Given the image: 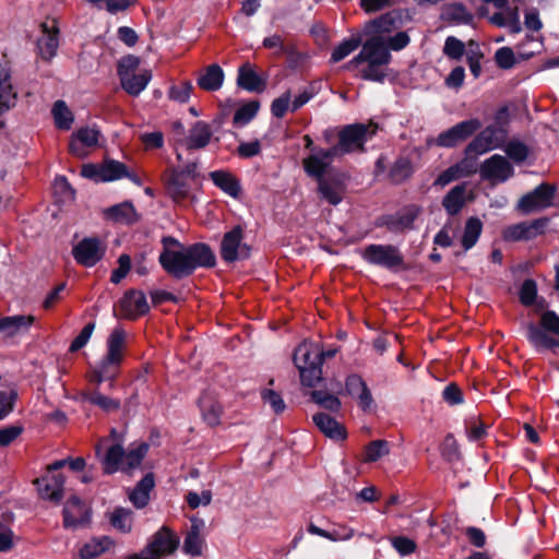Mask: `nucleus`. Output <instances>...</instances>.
Segmentation results:
<instances>
[{"mask_svg": "<svg viewBox=\"0 0 559 559\" xmlns=\"http://www.w3.org/2000/svg\"><path fill=\"white\" fill-rule=\"evenodd\" d=\"M160 243L163 248L158 262L176 280L190 276L199 267H213L216 263L213 250L203 242L185 246L175 237L165 236Z\"/></svg>", "mask_w": 559, "mask_h": 559, "instance_id": "f257e3e1", "label": "nucleus"}, {"mask_svg": "<svg viewBox=\"0 0 559 559\" xmlns=\"http://www.w3.org/2000/svg\"><path fill=\"white\" fill-rule=\"evenodd\" d=\"M337 349L321 350L311 343L300 344L294 353V362L304 385L314 386L322 378L321 365L325 358L335 356Z\"/></svg>", "mask_w": 559, "mask_h": 559, "instance_id": "f03ea898", "label": "nucleus"}, {"mask_svg": "<svg viewBox=\"0 0 559 559\" xmlns=\"http://www.w3.org/2000/svg\"><path fill=\"white\" fill-rule=\"evenodd\" d=\"M378 129V123L373 121L344 126L338 131V141L332 148L337 156L362 153L366 151L365 144L377 134Z\"/></svg>", "mask_w": 559, "mask_h": 559, "instance_id": "7ed1b4c3", "label": "nucleus"}, {"mask_svg": "<svg viewBox=\"0 0 559 559\" xmlns=\"http://www.w3.org/2000/svg\"><path fill=\"white\" fill-rule=\"evenodd\" d=\"M140 58L133 55L122 57L117 67L121 87L132 97L139 96L152 80L151 70L144 69L136 73Z\"/></svg>", "mask_w": 559, "mask_h": 559, "instance_id": "20e7f679", "label": "nucleus"}, {"mask_svg": "<svg viewBox=\"0 0 559 559\" xmlns=\"http://www.w3.org/2000/svg\"><path fill=\"white\" fill-rule=\"evenodd\" d=\"M179 537L168 526L160 527L141 550L147 559H163L173 555L179 547Z\"/></svg>", "mask_w": 559, "mask_h": 559, "instance_id": "39448f33", "label": "nucleus"}, {"mask_svg": "<svg viewBox=\"0 0 559 559\" xmlns=\"http://www.w3.org/2000/svg\"><path fill=\"white\" fill-rule=\"evenodd\" d=\"M361 257L367 263L388 270H395L404 264L402 253L392 245H369L364 249Z\"/></svg>", "mask_w": 559, "mask_h": 559, "instance_id": "423d86ee", "label": "nucleus"}, {"mask_svg": "<svg viewBox=\"0 0 559 559\" xmlns=\"http://www.w3.org/2000/svg\"><path fill=\"white\" fill-rule=\"evenodd\" d=\"M242 240L243 229L239 225L225 233L221 242V257L225 262L231 263L249 258L250 247Z\"/></svg>", "mask_w": 559, "mask_h": 559, "instance_id": "0eeeda50", "label": "nucleus"}, {"mask_svg": "<svg viewBox=\"0 0 559 559\" xmlns=\"http://www.w3.org/2000/svg\"><path fill=\"white\" fill-rule=\"evenodd\" d=\"M106 249V243L99 238L86 237L73 247L72 255L80 265L92 267L104 258Z\"/></svg>", "mask_w": 559, "mask_h": 559, "instance_id": "6e6552de", "label": "nucleus"}, {"mask_svg": "<svg viewBox=\"0 0 559 559\" xmlns=\"http://www.w3.org/2000/svg\"><path fill=\"white\" fill-rule=\"evenodd\" d=\"M392 56L384 40L380 37H372L362 44V48L347 64V68L356 67L362 62L389 64Z\"/></svg>", "mask_w": 559, "mask_h": 559, "instance_id": "1a4fd4ad", "label": "nucleus"}, {"mask_svg": "<svg viewBox=\"0 0 559 559\" xmlns=\"http://www.w3.org/2000/svg\"><path fill=\"white\" fill-rule=\"evenodd\" d=\"M148 310L150 306L144 293L136 289H129L120 299L118 309H115V314L118 318L135 320L147 313Z\"/></svg>", "mask_w": 559, "mask_h": 559, "instance_id": "9d476101", "label": "nucleus"}, {"mask_svg": "<svg viewBox=\"0 0 559 559\" xmlns=\"http://www.w3.org/2000/svg\"><path fill=\"white\" fill-rule=\"evenodd\" d=\"M481 128V122L477 118L468 119L456 123L450 129L441 132L436 143L441 147H454L460 142L465 141L471 135H473L476 131Z\"/></svg>", "mask_w": 559, "mask_h": 559, "instance_id": "9b49d317", "label": "nucleus"}, {"mask_svg": "<svg viewBox=\"0 0 559 559\" xmlns=\"http://www.w3.org/2000/svg\"><path fill=\"white\" fill-rule=\"evenodd\" d=\"M479 173L483 180L496 185L511 178L514 174V169L507 157L495 154L480 165Z\"/></svg>", "mask_w": 559, "mask_h": 559, "instance_id": "f8f14e48", "label": "nucleus"}, {"mask_svg": "<svg viewBox=\"0 0 559 559\" xmlns=\"http://www.w3.org/2000/svg\"><path fill=\"white\" fill-rule=\"evenodd\" d=\"M106 347V355L100 361L118 372L127 348L126 331L120 326L115 328L107 338Z\"/></svg>", "mask_w": 559, "mask_h": 559, "instance_id": "ddd939ff", "label": "nucleus"}, {"mask_svg": "<svg viewBox=\"0 0 559 559\" xmlns=\"http://www.w3.org/2000/svg\"><path fill=\"white\" fill-rule=\"evenodd\" d=\"M504 138L506 132L502 128L497 124L487 126L467 145L468 152H476V154L483 155L499 147L504 141Z\"/></svg>", "mask_w": 559, "mask_h": 559, "instance_id": "4468645a", "label": "nucleus"}, {"mask_svg": "<svg viewBox=\"0 0 559 559\" xmlns=\"http://www.w3.org/2000/svg\"><path fill=\"white\" fill-rule=\"evenodd\" d=\"M554 194L555 188L552 186L547 183L539 185L532 192L520 199L518 209L523 213L546 209L551 204Z\"/></svg>", "mask_w": 559, "mask_h": 559, "instance_id": "2eb2a0df", "label": "nucleus"}, {"mask_svg": "<svg viewBox=\"0 0 559 559\" xmlns=\"http://www.w3.org/2000/svg\"><path fill=\"white\" fill-rule=\"evenodd\" d=\"M334 157L337 154L332 147L328 150L320 148L304 159V168L308 176L313 177L318 180L324 179L326 169L330 167Z\"/></svg>", "mask_w": 559, "mask_h": 559, "instance_id": "dca6fc26", "label": "nucleus"}, {"mask_svg": "<svg viewBox=\"0 0 559 559\" xmlns=\"http://www.w3.org/2000/svg\"><path fill=\"white\" fill-rule=\"evenodd\" d=\"M420 213L419 206L411 205L394 215L383 216L379 225L385 226L392 233L411 230L414 228V223Z\"/></svg>", "mask_w": 559, "mask_h": 559, "instance_id": "f3484780", "label": "nucleus"}, {"mask_svg": "<svg viewBox=\"0 0 559 559\" xmlns=\"http://www.w3.org/2000/svg\"><path fill=\"white\" fill-rule=\"evenodd\" d=\"M190 171H173L166 181V192L176 202L181 203L190 198Z\"/></svg>", "mask_w": 559, "mask_h": 559, "instance_id": "a211bd4d", "label": "nucleus"}, {"mask_svg": "<svg viewBox=\"0 0 559 559\" xmlns=\"http://www.w3.org/2000/svg\"><path fill=\"white\" fill-rule=\"evenodd\" d=\"M90 521L87 506L78 497L70 498L63 508V524L68 528H76Z\"/></svg>", "mask_w": 559, "mask_h": 559, "instance_id": "6ab92c4d", "label": "nucleus"}, {"mask_svg": "<svg viewBox=\"0 0 559 559\" xmlns=\"http://www.w3.org/2000/svg\"><path fill=\"white\" fill-rule=\"evenodd\" d=\"M99 131L94 128H80L72 134L69 151L76 157L84 158L87 156L86 147L96 146L98 143Z\"/></svg>", "mask_w": 559, "mask_h": 559, "instance_id": "aec40b11", "label": "nucleus"}, {"mask_svg": "<svg viewBox=\"0 0 559 559\" xmlns=\"http://www.w3.org/2000/svg\"><path fill=\"white\" fill-rule=\"evenodd\" d=\"M190 521L191 525L186 534L182 550L189 556L198 557L202 555L205 545L204 537L202 536L205 523L202 519L195 516L191 518Z\"/></svg>", "mask_w": 559, "mask_h": 559, "instance_id": "412c9836", "label": "nucleus"}, {"mask_svg": "<svg viewBox=\"0 0 559 559\" xmlns=\"http://www.w3.org/2000/svg\"><path fill=\"white\" fill-rule=\"evenodd\" d=\"M472 199V191L467 190V183H460L450 189L443 197L442 206L448 215L455 216L463 210L467 201Z\"/></svg>", "mask_w": 559, "mask_h": 559, "instance_id": "4be33fe9", "label": "nucleus"}, {"mask_svg": "<svg viewBox=\"0 0 559 559\" xmlns=\"http://www.w3.org/2000/svg\"><path fill=\"white\" fill-rule=\"evenodd\" d=\"M544 226L545 222L542 219H536L533 223L522 222L506 227L502 237L506 241L528 240L536 237Z\"/></svg>", "mask_w": 559, "mask_h": 559, "instance_id": "5701e85b", "label": "nucleus"}, {"mask_svg": "<svg viewBox=\"0 0 559 559\" xmlns=\"http://www.w3.org/2000/svg\"><path fill=\"white\" fill-rule=\"evenodd\" d=\"M17 92L12 85L10 69L0 63V116L15 107Z\"/></svg>", "mask_w": 559, "mask_h": 559, "instance_id": "b1692460", "label": "nucleus"}, {"mask_svg": "<svg viewBox=\"0 0 559 559\" xmlns=\"http://www.w3.org/2000/svg\"><path fill=\"white\" fill-rule=\"evenodd\" d=\"M41 27L43 35L37 40V48L40 57L49 61L56 56L57 49L59 47V29L55 21L51 22V25H49L48 23H43Z\"/></svg>", "mask_w": 559, "mask_h": 559, "instance_id": "393cba45", "label": "nucleus"}, {"mask_svg": "<svg viewBox=\"0 0 559 559\" xmlns=\"http://www.w3.org/2000/svg\"><path fill=\"white\" fill-rule=\"evenodd\" d=\"M100 452H102V443H98L95 447V453H96V456L99 457V460H100L103 471L105 474L110 475V474L116 473L119 469L122 471V464H123V459H124V449L121 444L116 443V444L110 445L103 456H100Z\"/></svg>", "mask_w": 559, "mask_h": 559, "instance_id": "a878e982", "label": "nucleus"}, {"mask_svg": "<svg viewBox=\"0 0 559 559\" xmlns=\"http://www.w3.org/2000/svg\"><path fill=\"white\" fill-rule=\"evenodd\" d=\"M547 332L542 326L530 323L526 328V337L538 353L550 349L554 354H559V340L549 336Z\"/></svg>", "mask_w": 559, "mask_h": 559, "instance_id": "bb28decb", "label": "nucleus"}, {"mask_svg": "<svg viewBox=\"0 0 559 559\" xmlns=\"http://www.w3.org/2000/svg\"><path fill=\"white\" fill-rule=\"evenodd\" d=\"M38 492L43 499L59 502L63 497L64 477L61 474L47 475L36 479Z\"/></svg>", "mask_w": 559, "mask_h": 559, "instance_id": "cd10ccee", "label": "nucleus"}, {"mask_svg": "<svg viewBox=\"0 0 559 559\" xmlns=\"http://www.w3.org/2000/svg\"><path fill=\"white\" fill-rule=\"evenodd\" d=\"M213 131L205 121H197L190 129L183 145L188 151L204 148L211 141Z\"/></svg>", "mask_w": 559, "mask_h": 559, "instance_id": "c85d7f7f", "label": "nucleus"}, {"mask_svg": "<svg viewBox=\"0 0 559 559\" xmlns=\"http://www.w3.org/2000/svg\"><path fill=\"white\" fill-rule=\"evenodd\" d=\"M347 394L358 400L359 406L367 411L370 408L373 400L366 382L358 374H350L345 382Z\"/></svg>", "mask_w": 559, "mask_h": 559, "instance_id": "c756f323", "label": "nucleus"}, {"mask_svg": "<svg viewBox=\"0 0 559 559\" xmlns=\"http://www.w3.org/2000/svg\"><path fill=\"white\" fill-rule=\"evenodd\" d=\"M199 407L204 421L209 426H217L219 424L223 409L214 395L207 392L203 393L199 399Z\"/></svg>", "mask_w": 559, "mask_h": 559, "instance_id": "7c9ffc66", "label": "nucleus"}, {"mask_svg": "<svg viewBox=\"0 0 559 559\" xmlns=\"http://www.w3.org/2000/svg\"><path fill=\"white\" fill-rule=\"evenodd\" d=\"M35 322L33 316H12L0 318V332L7 336H14L19 333L25 332Z\"/></svg>", "mask_w": 559, "mask_h": 559, "instance_id": "2f4dec72", "label": "nucleus"}, {"mask_svg": "<svg viewBox=\"0 0 559 559\" xmlns=\"http://www.w3.org/2000/svg\"><path fill=\"white\" fill-rule=\"evenodd\" d=\"M313 423L326 437L343 440L346 437L345 429L333 417L324 413H318L312 417Z\"/></svg>", "mask_w": 559, "mask_h": 559, "instance_id": "473e14b6", "label": "nucleus"}, {"mask_svg": "<svg viewBox=\"0 0 559 559\" xmlns=\"http://www.w3.org/2000/svg\"><path fill=\"white\" fill-rule=\"evenodd\" d=\"M237 83L240 87L249 92H260L265 86V82L259 76L250 63H245L239 68Z\"/></svg>", "mask_w": 559, "mask_h": 559, "instance_id": "72a5a7b5", "label": "nucleus"}, {"mask_svg": "<svg viewBox=\"0 0 559 559\" xmlns=\"http://www.w3.org/2000/svg\"><path fill=\"white\" fill-rule=\"evenodd\" d=\"M153 474H146L130 492L129 499L138 509L144 508L150 500V492L154 488Z\"/></svg>", "mask_w": 559, "mask_h": 559, "instance_id": "f704fd0d", "label": "nucleus"}, {"mask_svg": "<svg viewBox=\"0 0 559 559\" xmlns=\"http://www.w3.org/2000/svg\"><path fill=\"white\" fill-rule=\"evenodd\" d=\"M442 19L455 25H468L474 21V15L466 9L463 3L454 2L444 7Z\"/></svg>", "mask_w": 559, "mask_h": 559, "instance_id": "c9c22d12", "label": "nucleus"}, {"mask_svg": "<svg viewBox=\"0 0 559 559\" xmlns=\"http://www.w3.org/2000/svg\"><path fill=\"white\" fill-rule=\"evenodd\" d=\"M82 399L83 401L99 407L102 411L106 413L118 412L121 406L119 400L104 395L97 389L90 392H84L82 394Z\"/></svg>", "mask_w": 559, "mask_h": 559, "instance_id": "e433bc0d", "label": "nucleus"}, {"mask_svg": "<svg viewBox=\"0 0 559 559\" xmlns=\"http://www.w3.org/2000/svg\"><path fill=\"white\" fill-rule=\"evenodd\" d=\"M105 216L108 219L123 224H131L136 221L135 209L129 202H124L106 209Z\"/></svg>", "mask_w": 559, "mask_h": 559, "instance_id": "4c0bfd02", "label": "nucleus"}, {"mask_svg": "<svg viewBox=\"0 0 559 559\" xmlns=\"http://www.w3.org/2000/svg\"><path fill=\"white\" fill-rule=\"evenodd\" d=\"M114 545L111 538L107 536L96 537L83 545L80 550L82 559H95Z\"/></svg>", "mask_w": 559, "mask_h": 559, "instance_id": "58836bf2", "label": "nucleus"}, {"mask_svg": "<svg viewBox=\"0 0 559 559\" xmlns=\"http://www.w3.org/2000/svg\"><path fill=\"white\" fill-rule=\"evenodd\" d=\"M224 72L217 64H211L198 79V85L205 91H217L223 85Z\"/></svg>", "mask_w": 559, "mask_h": 559, "instance_id": "ea45409f", "label": "nucleus"}, {"mask_svg": "<svg viewBox=\"0 0 559 559\" xmlns=\"http://www.w3.org/2000/svg\"><path fill=\"white\" fill-rule=\"evenodd\" d=\"M148 450V445L144 442L140 444H132L128 451H124V459L122 464V472L131 473L138 468Z\"/></svg>", "mask_w": 559, "mask_h": 559, "instance_id": "a19ab883", "label": "nucleus"}, {"mask_svg": "<svg viewBox=\"0 0 559 559\" xmlns=\"http://www.w3.org/2000/svg\"><path fill=\"white\" fill-rule=\"evenodd\" d=\"M210 177L215 186L221 188L225 193L234 198L238 197L240 192V186L236 178L229 173L216 170L212 171Z\"/></svg>", "mask_w": 559, "mask_h": 559, "instance_id": "79ce46f5", "label": "nucleus"}, {"mask_svg": "<svg viewBox=\"0 0 559 559\" xmlns=\"http://www.w3.org/2000/svg\"><path fill=\"white\" fill-rule=\"evenodd\" d=\"M109 522L121 533H130L133 525V512L126 508H116L109 514Z\"/></svg>", "mask_w": 559, "mask_h": 559, "instance_id": "37998d69", "label": "nucleus"}, {"mask_svg": "<svg viewBox=\"0 0 559 559\" xmlns=\"http://www.w3.org/2000/svg\"><path fill=\"white\" fill-rule=\"evenodd\" d=\"M318 190L322 199L331 205H337L343 200V187L338 182H332L326 179L318 182Z\"/></svg>", "mask_w": 559, "mask_h": 559, "instance_id": "c03bdc74", "label": "nucleus"}, {"mask_svg": "<svg viewBox=\"0 0 559 559\" xmlns=\"http://www.w3.org/2000/svg\"><path fill=\"white\" fill-rule=\"evenodd\" d=\"M483 230V224L479 218L477 217H469L464 227V233L462 236V246L465 251L473 248Z\"/></svg>", "mask_w": 559, "mask_h": 559, "instance_id": "a18cd8bd", "label": "nucleus"}, {"mask_svg": "<svg viewBox=\"0 0 559 559\" xmlns=\"http://www.w3.org/2000/svg\"><path fill=\"white\" fill-rule=\"evenodd\" d=\"M52 116L58 129L69 130L73 123V115L63 100H57L52 107Z\"/></svg>", "mask_w": 559, "mask_h": 559, "instance_id": "49530a36", "label": "nucleus"}, {"mask_svg": "<svg viewBox=\"0 0 559 559\" xmlns=\"http://www.w3.org/2000/svg\"><path fill=\"white\" fill-rule=\"evenodd\" d=\"M399 20L400 15L396 12H388L371 21L369 27L376 33H390L397 27Z\"/></svg>", "mask_w": 559, "mask_h": 559, "instance_id": "de8ad7c7", "label": "nucleus"}, {"mask_svg": "<svg viewBox=\"0 0 559 559\" xmlns=\"http://www.w3.org/2000/svg\"><path fill=\"white\" fill-rule=\"evenodd\" d=\"M127 175V166L118 160L107 159L103 163V182L118 180Z\"/></svg>", "mask_w": 559, "mask_h": 559, "instance_id": "09e8293b", "label": "nucleus"}, {"mask_svg": "<svg viewBox=\"0 0 559 559\" xmlns=\"http://www.w3.org/2000/svg\"><path fill=\"white\" fill-rule=\"evenodd\" d=\"M361 45V39L359 37H352L348 39H344L332 51L331 61L338 62L349 56L353 51H355Z\"/></svg>", "mask_w": 559, "mask_h": 559, "instance_id": "8fccbe9b", "label": "nucleus"}, {"mask_svg": "<svg viewBox=\"0 0 559 559\" xmlns=\"http://www.w3.org/2000/svg\"><path fill=\"white\" fill-rule=\"evenodd\" d=\"M263 47L266 49H276L275 52L278 55H294L296 47L293 44H285L284 38L281 35L274 34L263 39Z\"/></svg>", "mask_w": 559, "mask_h": 559, "instance_id": "3c124183", "label": "nucleus"}, {"mask_svg": "<svg viewBox=\"0 0 559 559\" xmlns=\"http://www.w3.org/2000/svg\"><path fill=\"white\" fill-rule=\"evenodd\" d=\"M311 399L314 403L331 412H338L341 408V401L335 395L330 394L325 391H312Z\"/></svg>", "mask_w": 559, "mask_h": 559, "instance_id": "603ef678", "label": "nucleus"}, {"mask_svg": "<svg viewBox=\"0 0 559 559\" xmlns=\"http://www.w3.org/2000/svg\"><path fill=\"white\" fill-rule=\"evenodd\" d=\"M366 67L360 70V76L364 80L373 82H383L388 75V66L373 62H365Z\"/></svg>", "mask_w": 559, "mask_h": 559, "instance_id": "864d4df0", "label": "nucleus"}, {"mask_svg": "<svg viewBox=\"0 0 559 559\" xmlns=\"http://www.w3.org/2000/svg\"><path fill=\"white\" fill-rule=\"evenodd\" d=\"M488 425H485L478 417L472 416L465 421V429L471 441L481 440L487 435Z\"/></svg>", "mask_w": 559, "mask_h": 559, "instance_id": "5fc2aeb1", "label": "nucleus"}, {"mask_svg": "<svg viewBox=\"0 0 559 559\" xmlns=\"http://www.w3.org/2000/svg\"><path fill=\"white\" fill-rule=\"evenodd\" d=\"M389 454V443L385 440L371 441L365 450V461L376 462Z\"/></svg>", "mask_w": 559, "mask_h": 559, "instance_id": "6e6d98bb", "label": "nucleus"}, {"mask_svg": "<svg viewBox=\"0 0 559 559\" xmlns=\"http://www.w3.org/2000/svg\"><path fill=\"white\" fill-rule=\"evenodd\" d=\"M476 152H468V146H466L464 151V158H462L459 163H456V167L462 173L463 177L471 176L478 170L477 156Z\"/></svg>", "mask_w": 559, "mask_h": 559, "instance_id": "4d7b16f0", "label": "nucleus"}, {"mask_svg": "<svg viewBox=\"0 0 559 559\" xmlns=\"http://www.w3.org/2000/svg\"><path fill=\"white\" fill-rule=\"evenodd\" d=\"M504 152L515 163H522L528 156V147L523 142L515 140L506 145Z\"/></svg>", "mask_w": 559, "mask_h": 559, "instance_id": "13d9d810", "label": "nucleus"}, {"mask_svg": "<svg viewBox=\"0 0 559 559\" xmlns=\"http://www.w3.org/2000/svg\"><path fill=\"white\" fill-rule=\"evenodd\" d=\"M259 110L258 102H250L238 108L234 115V123L246 124L252 120Z\"/></svg>", "mask_w": 559, "mask_h": 559, "instance_id": "bf43d9fd", "label": "nucleus"}, {"mask_svg": "<svg viewBox=\"0 0 559 559\" xmlns=\"http://www.w3.org/2000/svg\"><path fill=\"white\" fill-rule=\"evenodd\" d=\"M465 52V45L462 40L457 39L454 36H449L445 39L443 53L453 60H459L463 57Z\"/></svg>", "mask_w": 559, "mask_h": 559, "instance_id": "052dcab7", "label": "nucleus"}, {"mask_svg": "<svg viewBox=\"0 0 559 559\" xmlns=\"http://www.w3.org/2000/svg\"><path fill=\"white\" fill-rule=\"evenodd\" d=\"M468 46L474 47V49H471L467 53V63L472 74L475 78H478L481 72L480 60L483 58V52L480 51L478 44L474 40H469Z\"/></svg>", "mask_w": 559, "mask_h": 559, "instance_id": "680f3d73", "label": "nucleus"}, {"mask_svg": "<svg viewBox=\"0 0 559 559\" xmlns=\"http://www.w3.org/2000/svg\"><path fill=\"white\" fill-rule=\"evenodd\" d=\"M16 399L17 393L13 389L0 391V420L13 411Z\"/></svg>", "mask_w": 559, "mask_h": 559, "instance_id": "e2e57ef3", "label": "nucleus"}, {"mask_svg": "<svg viewBox=\"0 0 559 559\" xmlns=\"http://www.w3.org/2000/svg\"><path fill=\"white\" fill-rule=\"evenodd\" d=\"M192 85L188 81L173 85L168 91V97L178 103H186L190 98Z\"/></svg>", "mask_w": 559, "mask_h": 559, "instance_id": "0e129e2a", "label": "nucleus"}, {"mask_svg": "<svg viewBox=\"0 0 559 559\" xmlns=\"http://www.w3.org/2000/svg\"><path fill=\"white\" fill-rule=\"evenodd\" d=\"M117 374L116 370L99 361L92 372L91 382L99 385L106 380H114Z\"/></svg>", "mask_w": 559, "mask_h": 559, "instance_id": "69168bd1", "label": "nucleus"}, {"mask_svg": "<svg viewBox=\"0 0 559 559\" xmlns=\"http://www.w3.org/2000/svg\"><path fill=\"white\" fill-rule=\"evenodd\" d=\"M495 61L500 69L508 70L515 64V55L510 47H501L495 52Z\"/></svg>", "mask_w": 559, "mask_h": 559, "instance_id": "338daca9", "label": "nucleus"}, {"mask_svg": "<svg viewBox=\"0 0 559 559\" xmlns=\"http://www.w3.org/2000/svg\"><path fill=\"white\" fill-rule=\"evenodd\" d=\"M540 326L559 336V316L551 310L545 311L540 317Z\"/></svg>", "mask_w": 559, "mask_h": 559, "instance_id": "774afa93", "label": "nucleus"}]
</instances>
